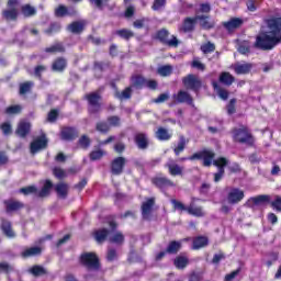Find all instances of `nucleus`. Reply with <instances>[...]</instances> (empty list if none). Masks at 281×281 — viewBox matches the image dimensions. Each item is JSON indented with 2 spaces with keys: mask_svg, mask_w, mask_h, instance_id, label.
<instances>
[{
  "mask_svg": "<svg viewBox=\"0 0 281 281\" xmlns=\"http://www.w3.org/2000/svg\"><path fill=\"white\" fill-rule=\"evenodd\" d=\"M30 91H32V81H26L20 85V95H25V93H30Z\"/></svg>",
  "mask_w": 281,
  "mask_h": 281,
  "instance_id": "nucleus-60",
  "label": "nucleus"
},
{
  "mask_svg": "<svg viewBox=\"0 0 281 281\" xmlns=\"http://www.w3.org/2000/svg\"><path fill=\"white\" fill-rule=\"evenodd\" d=\"M95 131H98V133H101L102 135H106V133L111 131V125H109L106 121H100L95 124Z\"/></svg>",
  "mask_w": 281,
  "mask_h": 281,
  "instance_id": "nucleus-48",
  "label": "nucleus"
},
{
  "mask_svg": "<svg viewBox=\"0 0 281 281\" xmlns=\"http://www.w3.org/2000/svg\"><path fill=\"white\" fill-rule=\"evenodd\" d=\"M53 175L54 177H56V179H59V180L66 179L67 177V172L65 171V169L59 167H55L53 169Z\"/></svg>",
  "mask_w": 281,
  "mask_h": 281,
  "instance_id": "nucleus-62",
  "label": "nucleus"
},
{
  "mask_svg": "<svg viewBox=\"0 0 281 281\" xmlns=\"http://www.w3.org/2000/svg\"><path fill=\"white\" fill-rule=\"evenodd\" d=\"M23 106L19 104L10 105L5 108L4 114L5 115H20L22 113Z\"/></svg>",
  "mask_w": 281,
  "mask_h": 281,
  "instance_id": "nucleus-46",
  "label": "nucleus"
},
{
  "mask_svg": "<svg viewBox=\"0 0 281 281\" xmlns=\"http://www.w3.org/2000/svg\"><path fill=\"white\" fill-rule=\"evenodd\" d=\"M41 254H43V248H41V246H33V247L24 249L21 252V257L22 258H34L36 256H41Z\"/></svg>",
  "mask_w": 281,
  "mask_h": 281,
  "instance_id": "nucleus-32",
  "label": "nucleus"
},
{
  "mask_svg": "<svg viewBox=\"0 0 281 281\" xmlns=\"http://www.w3.org/2000/svg\"><path fill=\"white\" fill-rule=\"evenodd\" d=\"M20 194H24V196H30V194H35L38 196V188L36 186H27L20 189Z\"/></svg>",
  "mask_w": 281,
  "mask_h": 281,
  "instance_id": "nucleus-49",
  "label": "nucleus"
},
{
  "mask_svg": "<svg viewBox=\"0 0 281 281\" xmlns=\"http://www.w3.org/2000/svg\"><path fill=\"white\" fill-rule=\"evenodd\" d=\"M182 85L189 91H193V93H199V91L203 89V81L201 80V78H199V76L194 74H189L186 77H183Z\"/></svg>",
  "mask_w": 281,
  "mask_h": 281,
  "instance_id": "nucleus-9",
  "label": "nucleus"
},
{
  "mask_svg": "<svg viewBox=\"0 0 281 281\" xmlns=\"http://www.w3.org/2000/svg\"><path fill=\"white\" fill-rule=\"evenodd\" d=\"M195 27H196V15L193 18L188 16L182 21V25L180 26V32L188 34L193 30H195Z\"/></svg>",
  "mask_w": 281,
  "mask_h": 281,
  "instance_id": "nucleus-23",
  "label": "nucleus"
},
{
  "mask_svg": "<svg viewBox=\"0 0 281 281\" xmlns=\"http://www.w3.org/2000/svg\"><path fill=\"white\" fill-rule=\"evenodd\" d=\"M108 124L110 127L113 126L114 128H117V127L122 126V119H120V116H117V115L109 116Z\"/></svg>",
  "mask_w": 281,
  "mask_h": 281,
  "instance_id": "nucleus-55",
  "label": "nucleus"
},
{
  "mask_svg": "<svg viewBox=\"0 0 281 281\" xmlns=\"http://www.w3.org/2000/svg\"><path fill=\"white\" fill-rule=\"evenodd\" d=\"M189 142L190 140L188 138H186V136H183V135L179 136L178 144L172 148L176 157H179V155H181V153H183V150H186V147L188 146Z\"/></svg>",
  "mask_w": 281,
  "mask_h": 281,
  "instance_id": "nucleus-35",
  "label": "nucleus"
},
{
  "mask_svg": "<svg viewBox=\"0 0 281 281\" xmlns=\"http://www.w3.org/2000/svg\"><path fill=\"white\" fill-rule=\"evenodd\" d=\"M134 144H136L139 150H146L150 145L148 140V135L146 133H137L134 136Z\"/></svg>",
  "mask_w": 281,
  "mask_h": 281,
  "instance_id": "nucleus-22",
  "label": "nucleus"
},
{
  "mask_svg": "<svg viewBox=\"0 0 281 281\" xmlns=\"http://www.w3.org/2000/svg\"><path fill=\"white\" fill-rule=\"evenodd\" d=\"M85 27H87V21L79 20L71 22L67 30L68 32H71V34H82L85 32Z\"/></svg>",
  "mask_w": 281,
  "mask_h": 281,
  "instance_id": "nucleus-24",
  "label": "nucleus"
},
{
  "mask_svg": "<svg viewBox=\"0 0 281 281\" xmlns=\"http://www.w3.org/2000/svg\"><path fill=\"white\" fill-rule=\"evenodd\" d=\"M236 98H233L229 100V102L226 104V113L227 115H234L236 113Z\"/></svg>",
  "mask_w": 281,
  "mask_h": 281,
  "instance_id": "nucleus-56",
  "label": "nucleus"
},
{
  "mask_svg": "<svg viewBox=\"0 0 281 281\" xmlns=\"http://www.w3.org/2000/svg\"><path fill=\"white\" fill-rule=\"evenodd\" d=\"M60 137L64 142H74V139H78V128L71 126L63 127Z\"/></svg>",
  "mask_w": 281,
  "mask_h": 281,
  "instance_id": "nucleus-18",
  "label": "nucleus"
},
{
  "mask_svg": "<svg viewBox=\"0 0 281 281\" xmlns=\"http://www.w3.org/2000/svg\"><path fill=\"white\" fill-rule=\"evenodd\" d=\"M207 245H210V238L207 236L199 235L192 239V249L195 251L207 247Z\"/></svg>",
  "mask_w": 281,
  "mask_h": 281,
  "instance_id": "nucleus-25",
  "label": "nucleus"
},
{
  "mask_svg": "<svg viewBox=\"0 0 281 281\" xmlns=\"http://www.w3.org/2000/svg\"><path fill=\"white\" fill-rule=\"evenodd\" d=\"M153 207H155V198H148L145 202L142 203V216L145 220H148L150 213L153 212Z\"/></svg>",
  "mask_w": 281,
  "mask_h": 281,
  "instance_id": "nucleus-27",
  "label": "nucleus"
},
{
  "mask_svg": "<svg viewBox=\"0 0 281 281\" xmlns=\"http://www.w3.org/2000/svg\"><path fill=\"white\" fill-rule=\"evenodd\" d=\"M46 54H65L67 52V48L65 47V44L63 42H57L44 49Z\"/></svg>",
  "mask_w": 281,
  "mask_h": 281,
  "instance_id": "nucleus-33",
  "label": "nucleus"
},
{
  "mask_svg": "<svg viewBox=\"0 0 281 281\" xmlns=\"http://www.w3.org/2000/svg\"><path fill=\"white\" fill-rule=\"evenodd\" d=\"M115 98L117 100H131L133 98V87H126L122 92H116Z\"/></svg>",
  "mask_w": 281,
  "mask_h": 281,
  "instance_id": "nucleus-45",
  "label": "nucleus"
},
{
  "mask_svg": "<svg viewBox=\"0 0 281 281\" xmlns=\"http://www.w3.org/2000/svg\"><path fill=\"white\" fill-rule=\"evenodd\" d=\"M21 14L25 18V19H30V16H35L36 14V8H34L32 4L27 3V4H23L21 7Z\"/></svg>",
  "mask_w": 281,
  "mask_h": 281,
  "instance_id": "nucleus-43",
  "label": "nucleus"
},
{
  "mask_svg": "<svg viewBox=\"0 0 281 281\" xmlns=\"http://www.w3.org/2000/svg\"><path fill=\"white\" fill-rule=\"evenodd\" d=\"M165 168H168V172L171 177H183L184 175V168L179 164L167 162Z\"/></svg>",
  "mask_w": 281,
  "mask_h": 281,
  "instance_id": "nucleus-28",
  "label": "nucleus"
},
{
  "mask_svg": "<svg viewBox=\"0 0 281 281\" xmlns=\"http://www.w3.org/2000/svg\"><path fill=\"white\" fill-rule=\"evenodd\" d=\"M44 32L48 36H52V34H57V32H60V25L56 22H53Z\"/></svg>",
  "mask_w": 281,
  "mask_h": 281,
  "instance_id": "nucleus-57",
  "label": "nucleus"
},
{
  "mask_svg": "<svg viewBox=\"0 0 281 281\" xmlns=\"http://www.w3.org/2000/svg\"><path fill=\"white\" fill-rule=\"evenodd\" d=\"M78 14V11L74 7H66L65 4H59L55 9V16L57 19H64V16H76Z\"/></svg>",
  "mask_w": 281,
  "mask_h": 281,
  "instance_id": "nucleus-15",
  "label": "nucleus"
},
{
  "mask_svg": "<svg viewBox=\"0 0 281 281\" xmlns=\"http://www.w3.org/2000/svg\"><path fill=\"white\" fill-rule=\"evenodd\" d=\"M268 203H271V195L267 194L252 196L247 201L248 207H254V205H267Z\"/></svg>",
  "mask_w": 281,
  "mask_h": 281,
  "instance_id": "nucleus-21",
  "label": "nucleus"
},
{
  "mask_svg": "<svg viewBox=\"0 0 281 281\" xmlns=\"http://www.w3.org/2000/svg\"><path fill=\"white\" fill-rule=\"evenodd\" d=\"M105 153L102 149L99 150H92L89 154V159L90 161H100V159H102V157H104Z\"/></svg>",
  "mask_w": 281,
  "mask_h": 281,
  "instance_id": "nucleus-53",
  "label": "nucleus"
},
{
  "mask_svg": "<svg viewBox=\"0 0 281 281\" xmlns=\"http://www.w3.org/2000/svg\"><path fill=\"white\" fill-rule=\"evenodd\" d=\"M245 199V191L234 188L227 194V201L231 205H236Z\"/></svg>",
  "mask_w": 281,
  "mask_h": 281,
  "instance_id": "nucleus-16",
  "label": "nucleus"
},
{
  "mask_svg": "<svg viewBox=\"0 0 281 281\" xmlns=\"http://www.w3.org/2000/svg\"><path fill=\"white\" fill-rule=\"evenodd\" d=\"M154 40L160 42L161 45H167V47H179V40L175 35H170V31L166 27L156 31Z\"/></svg>",
  "mask_w": 281,
  "mask_h": 281,
  "instance_id": "nucleus-6",
  "label": "nucleus"
},
{
  "mask_svg": "<svg viewBox=\"0 0 281 281\" xmlns=\"http://www.w3.org/2000/svg\"><path fill=\"white\" fill-rule=\"evenodd\" d=\"M115 35L123 38V41H131V38L135 37V33L128 29L116 30Z\"/></svg>",
  "mask_w": 281,
  "mask_h": 281,
  "instance_id": "nucleus-41",
  "label": "nucleus"
},
{
  "mask_svg": "<svg viewBox=\"0 0 281 281\" xmlns=\"http://www.w3.org/2000/svg\"><path fill=\"white\" fill-rule=\"evenodd\" d=\"M254 69V65L249 63L235 65L234 71L237 76L247 75Z\"/></svg>",
  "mask_w": 281,
  "mask_h": 281,
  "instance_id": "nucleus-38",
  "label": "nucleus"
},
{
  "mask_svg": "<svg viewBox=\"0 0 281 281\" xmlns=\"http://www.w3.org/2000/svg\"><path fill=\"white\" fill-rule=\"evenodd\" d=\"M54 188V182L52 180H45L42 189L37 191L38 199H45L52 194V189Z\"/></svg>",
  "mask_w": 281,
  "mask_h": 281,
  "instance_id": "nucleus-31",
  "label": "nucleus"
},
{
  "mask_svg": "<svg viewBox=\"0 0 281 281\" xmlns=\"http://www.w3.org/2000/svg\"><path fill=\"white\" fill-rule=\"evenodd\" d=\"M109 236H111V231L105 227L95 229L92 233V238L95 240L98 245H104V243L109 240Z\"/></svg>",
  "mask_w": 281,
  "mask_h": 281,
  "instance_id": "nucleus-14",
  "label": "nucleus"
},
{
  "mask_svg": "<svg viewBox=\"0 0 281 281\" xmlns=\"http://www.w3.org/2000/svg\"><path fill=\"white\" fill-rule=\"evenodd\" d=\"M124 234L122 232H116L111 238L110 243H113L114 245H124Z\"/></svg>",
  "mask_w": 281,
  "mask_h": 281,
  "instance_id": "nucleus-52",
  "label": "nucleus"
},
{
  "mask_svg": "<svg viewBox=\"0 0 281 281\" xmlns=\"http://www.w3.org/2000/svg\"><path fill=\"white\" fill-rule=\"evenodd\" d=\"M47 142L48 140H47V137H45V135H42L36 139H34L30 146L31 154L36 155L38 150H44V148H47Z\"/></svg>",
  "mask_w": 281,
  "mask_h": 281,
  "instance_id": "nucleus-17",
  "label": "nucleus"
},
{
  "mask_svg": "<svg viewBox=\"0 0 281 281\" xmlns=\"http://www.w3.org/2000/svg\"><path fill=\"white\" fill-rule=\"evenodd\" d=\"M201 52H203V54H212V52H216V45L212 42H207L201 46Z\"/></svg>",
  "mask_w": 281,
  "mask_h": 281,
  "instance_id": "nucleus-58",
  "label": "nucleus"
},
{
  "mask_svg": "<svg viewBox=\"0 0 281 281\" xmlns=\"http://www.w3.org/2000/svg\"><path fill=\"white\" fill-rule=\"evenodd\" d=\"M3 205L7 214H12V212H20V210L25 207L23 202L14 199L4 200Z\"/></svg>",
  "mask_w": 281,
  "mask_h": 281,
  "instance_id": "nucleus-13",
  "label": "nucleus"
},
{
  "mask_svg": "<svg viewBox=\"0 0 281 281\" xmlns=\"http://www.w3.org/2000/svg\"><path fill=\"white\" fill-rule=\"evenodd\" d=\"M151 183L158 190H168V188H175V182L170 180L168 177L156 176L151 178Z\"/></svg>",
  "mask_w": 281,
  "mask_h": 281,
  "instance_id": "nucleus-12",
  "label": "nucleus"
},
{
  "mask_svg": "<svg viewBox=\"0 0 281 281\" xmlns=\"http://www.w3.org/2000/svg\"><path fill=\"white\" fill-rule=\"evenodd\" d=\"M19 5H21V0H8L7 9L2 11V19L4 21H19Z\"/></svg>",
  "mask_w": 281,
  "mask_h": 281,
  "instance_id": "nucleus-8",
  "label": "nucleus"
},
{
  "mask_svg": "<svg viewBox=\"0 0 281 281\" xmlns=\"http://www.w3.org/2000/svg\"><path fill=\"white\" fill-rule=\"evenodd\" d=\"M146 78H144V76L140 75H136L135 77H133V87H135L136 89H144V87H146Z\"/></svg>",
  "mask_w": 281,
  "mask_h": 281,
  "instance_id": "nucleus-50",
  "label": "nucleus"
},
{
  "mask_svg": "<svg viewBox=\"0 0 281 281\" xmlns=\"http://www.w3.org/2000/svg\"><path fill=\"white\" fill-rule=\"evenodd\" d=\"M172 99L177 104H188L189 106H194V99L192 94L186 90H180L178 93L172 95Z\"/></svg>",
  "mask_w": 281,
  "mask_h": 281,
  "instance_id": "nucleus-11",
  "label": "nucleus"
},
{
  "mask_svg": "<svg viewBox=\"0 0 281 281\" xmlns=\"http://www.w3.org/2000/svg\"><path fill=\"white\" fill-rule=\"evenodd\" d=\"M156 137L159 142H169V139H172V134L165 127H158Z\"/></svg>",
  "mask_w": 281,
  "mask_h": 281,
  "instance_id": "nucleus-40",
  "label": "nucleus"
},
{
  "mask_svg": "<svg viewBox=\"0 0 281 281\" xmlns=\"http://www.w3.org/2000/svg\"><path fill=\"white\" fill-rule=\"evenodd\" d=\"M212 87L217 92V95H218V98H221V100L225 101V100L229 99V91H227L226 89L221 88V86H218V82L213 81Z\"/></svg>",
  "mask_w": 281,
  "mask_h": 281,
  "instance_id": "nucleus-44",
  "label": "nucleus"
},
{
  "mask_svg": "<svg viewBox=\"0 0 281 281\" xmlns=\"http://www.w3.org/2000/svg\"><path fill=\"white\" fill-rule=\"evenodd\" d=\"M232 137L235 144H245L249 148L256 146V137L251 134V131L247 125H240L232 130Z\"/></svg>",
  "mask_w": 281,
  "mask_h": 281,
  "instance_id": "nucleus-3",
  "label": "nucleus"
},
{
  "mask_svg": "<svg viewBox=\"0 0 281 281\" xmlns=\"http://www.w3.org/2000/svg\"><path fill=\"white\" fill-rule=\"evenodd\" d=\"M196 21H200V27L202 30H214L216 23L210 20V15H195Z\"/></svg>",
  "mask_w": 281,
  "mask_h": 281,
  "instance_id": "nucleus-29",
  "label": "nucleus"
},
{
  "mask_svg": "<svg viewBox=\"0 0 281 281\" xmlns=\"http://www.w3.org/2000/svg\"><path fill=\"white\" fill-rule=\"evenodd\" d=\"M124 168H126V158L123 156L114 158L110 164V172L114 177H120L124 172Z\"/></svg>",
  "mask_w": 281,
  "mask_h": 281,
  "instance_id": "nucleus-10",
  "label": "nucleus"
},
{
  "mask_svg": "<svg viewBox=\"0 0 281 281\" xmlns=\"http://www.w3.org/2000/svg\"><path fill=\"white\" fill-rule=\"evenodd\" d=\"M78 144L81 148H83V150H87V148H89V146H91V138H89V136H87V135H82L79 138Z\"/></svg>",
  "mask_w": 281,
  "mask_h": 281,
  "instance_id": "nucleus-59",
  "label": "nucleus"
},
{
  "mask_svg": "<svg viewBox=\"0 0 281 281\" xmlns=\"http://www.w3.org/2000/svg\"><path fill=\"white\" fill-rule=\"evenodd\" d=\"M218 82H221V85H224V87H232V85L236 82V77L227 71H223L218 77Z\"/></svg>",
  "mask_w": 281,
  "mask_h": 281,
  "instance_id": "nucleus-36",
  "label": "nucleus"
},
{
  "mask_svg": "<svg viewBox=\"0 0 281 281\" xmlns=\"http://www.w3.org/2000/svg\"><path fill=\"white\" fill-rule=\"evenodd\" d=\"M181 247H183V244L181 240H171L169 241L166 249L169 255L177 256V254L181 251Z\"/></svg>",
  "mask_w": 281,
  "mask_h": 281,
  "instance_id": "nucleus-37",
  "label": "nucleus"
},
{
  "mask_svg": "<svg viewBox=\"0 0 281 281\" xmlns=\"http://www.w3.org/2000/svg\"><path fill=\"white\" fill-rule=\"evenodd\" d=\"M268 27L256 36L255 47L261 52H271L281 44V16L272 15L265 20Z\"/></svg>",
  "mask_w": 281,
  "mask_h": 281,
  "instance_id": "nucleus-1",
  "label": "nucleus"
},
{
  "mask_svg": "<svg viewBox=\"0 0 281 281\" xmlns=\"http://www.w3.org/2000/svg\"><path fill=\"white\" fill-rule=\"evenodd\" d=\"M79 263L85 267L86 271L98 273L102 271V262L98 254L90 251L83 252L79 256Z\"/></svg>",
  "mask_w": 281,
  "mask_h": 281,
  "instance_id": "nucleus-4",
  "label": "nucleus"
},
{
  "mask_svg": "<svg viewBox=\"0 0 281 281\" xmlns=\"http://www.w3.org/2000/svg\"><path fill=\"white\" fill-rule=\"evenodd\" d=\"M157 75L161 76L162 78H168V76H172V66L164 65L158 67Z\"/></svg>",
  "mask_w": 281,
  "mask_h": 281,
  "instance_id": "nucleus-47",
  "label": "nucleus"
},
{
  "mask_svg": "<svg viewBox=\"0 0 281 281\" xmlns=\"http://www.w3.org/2000/svg\"><path fill=\"white\" fill-rule=\"evenodd\" d=\"M216 157V153L212 149L204 148L200 151L194 153L193 155L189 156L188 158L182 157L179 158V161H201L202 166L204 168H211L212 166H215L217 170H225L227 166L229 165V159L226 157H218L217 159H214Z\"/></svg>",
  "mask_w": 281,
  "mask_h": 281,
  "instance_id": "nucleus-2",
  "label": "nucleus"
},
{
  "mask_svg": "<svg viewBox=\"0 0 281 281\" xmlns=\"http://www.w3.org/2000/svg\"><path fill=\"white\" fill-rule=\"evenodd\" d=\"M29 273L34 278H41V276H47V269L41 265H34L29 269Z\"/></svg>",
  "mask_w": 281,
  "mask_h": 281,
  "instance_id": "nucleus-39",
  "label": "nucleus"
},
{
  "mask_svg": "<svg viewBox=\"0 0 281 281\" xmlns=\"http://www.w3.org/2000/svg\"><path fill=\"white\" fill-rule=\"evenodd\" d=\"M0 130L2 131L3 135L7 137L12 135V124L10 122H4L0 125Z\"/></svg>",
  "mask_w": 281,
  "mask_h": 281,
  "instance_id": "nucleus-63",
  "label": "nucleus"
},
{
  "mask_svg": "<svg viewBox=\"0 0 281 281\" xmlns=\"http://www.w3.org/2000/svg\"><path fill=\"white\" fill-rule=\"evenodd\" d=\"M0 229L4 234V236H7V238H14V236H16L14 234V231L12 229V222L5 218L1 220Z\"/></svg>",
  "mask_w": 281,
  "mask_h": 281,
  "instance_id": "nucleus-30",
  "label": "nucleus"
},
{
  "mask_svg": "<svg viewBox=\"0 0 281 281\" xmlns=\"http://www.w3.org/2000/svg\"><path fill=\"white\" fill-rule=\"evenodd\" d=\"M86 100L88 102L89 113L95 115V113L102 111V94H100V92L94 91L86 94Z\"/></svg>",
  "mask_w": 281,
  "mask_h": 281,
  "instance_id": "nucleus-7",
  "label": "nucleus"
},
{
  "mask_svg": "<svg viewBox=\"0 0 281 281\" xmlns=\"http://www.w3.org/2000/svg\"><path fill=\"white\" fill-rule=\"evenodd\" d=\"M171 203L175 210H179V212H188L191 216H196V218H202L205 216V212L203 211V206H194V202H191L189 206H186L183 202L178 200H171Z\"/></svg>",
  "mask_w": 281,
  "mask_h": 281,
  "instance_id": "nucleus-5",
  "label": "nucleus"
},
{
  "mask_svg": "<svg viewBox=\"0 0 281 281\" xmlns=\"http://www.w3.org/2000/svg\"><path fill=\"white\" fill-rule=\"evenodd\" d=\"M115 218H117V215L114 214L105 216V223H108L112 232H115V229H117V222H115Z\"/></svg>",
  "mask_w": 281,
  "mask_h": 281,
  "instance_id": "nucleus-51",
  "label": "nucleus"
},
{
  "mask_svg": "<svg viewBox=\"0 0 281 281\" xmlns=\"http://www.w3.org/2000/svg\"><path fill=\"white\" fill-rule=\"evenodd\" d=\"M109 1L111 0H89V3L98 10H104V8L109 7Z\"/></svg>",
  "mask_w": 281,
  "mask_h": 281,
  "instance_id": "nucleus-54",
  "label": "nucleus"
},
{
  "mask_svg": "<svg viewBox=\"0 0 281 281\" xmlns=\"http://www.w3.org/2000/svg\"><path fill=\"white\" fill-rule=\"evenodd\" d=\"M14 271V266L9 262L2 261L0 262V273H12Z\"/></svg>",
  "mask_w": 281,
  "mask_h": 281,
  "instance_id": "nucleus-61",
  "label": "nucleus"
},
{
  "mask_svg": "<svg viewBox=\"0 0 281 281\" xmlns=\"http://www.w3.org/2000/svg\"><path fill=\"white\" fill-rule=\"evenodd\" d=\"M55 192L59 199H67L69 196V184L59 182L55 186Z\"/></svg>",
  "mask_w": 281,
  "mask_h": 281,
  "instance_id": "nucleus-34",
  "label": "nucleus"
},
{
  "mask_svg": "<svg viewBox=\"0 0 281 281\" xmlns=\"http://www.w3.org/2000/svg\"><path fill=\"white\" fill-rule=\"evenodd\" d=\"M238 52L239 54H249L251 52V46L249 45V42L244 41L239 44L238 46Z\"/></svg>",
  "mask_w": 281,
  "mask_h": 281,
  "instance_id": "nucleus-64",
  "label": "nucleus"
},
{
  "mask_svg": "<svg viewBox=\"0 0 281 281\" xmlns=\"http://www.w3.org/2000/svg\"><path fill=\"white\" fill-rule=\"evenodd\" d=\"M245 21L240 18H231L229 21L223 22L222 25L224 30L228 32H235V30H239V27H243V24Z\"/></svg>",
  "mask_w": 281,
  "mask_h": 281,
  "instance_id": "nucleus-20",
  "label": "nucleus"
},
{
  "mask_svg": "<svg viewBox=\"0 0 281 281\" xmlns=\"http://www.w3.org/2000/svg\"><path fill=\"white\" fill-rule=\"evenodd\" d=\"M176 269H186L190 265V259L186 256H177L173 260Z\"/></svg>",
  "mask_w": 281,
  "mask_h": 281,
  "instance_id": "nucleus-42",
  "label": "nucleus"
},
{
  "mask_svg": "<svg viewBox=\"0 0 281 281\" xmlns=\"http://www.w3.org/2000/svg\"><path fill=\"white\" fill-rule=\"evenodd\" d=\"M50 69L57 74H63L67 69V58L56 57L52 63Z\"/></svg>",
  "mask_w": 281,
  "mask_h": 281,
  "instance_id": "nucleus-26",
  "label": "nucleus"
},
{
  "mask_svg": "<svg viewBox=\"0 0 281 281\" xmlns=\"http://www.w3.org/2000/svg\"><path fill=\"white\" fill-rule=\"evenodd\" d=\"M30 133H32V124L27 121H21L15 130V135L22 139H25Z\"/></svg>",
  "mask_w": 281,
  "mask_h": 281,
  "instance_id": "nucleus-19",
  "label": "nucleus"
}]
</instances>
